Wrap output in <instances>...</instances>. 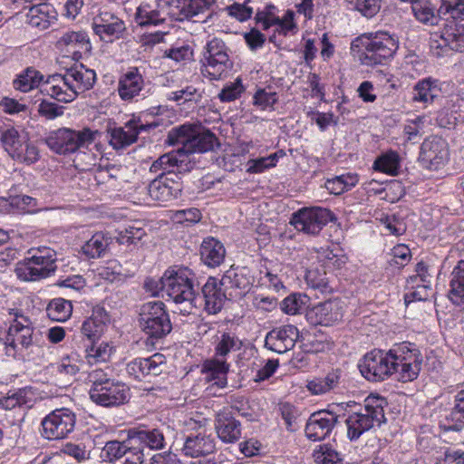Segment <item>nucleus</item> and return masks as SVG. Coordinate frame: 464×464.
<instances>
[{
    "mask_svg": "<svg viewBox=\"0 0 464 464\" xmlns=\"http://www.w3.org/2000/svg\"><path fill=\"white\" fill-rule=\"evenodd\" d=\"M168 142L181 144V148L161 155L155 160L153 169L176 166L179 173L188 172L196 164L191 155L210 151L219 146L217 136L210 130L198 132L194 127L186 124L172 129L168 134Z\"/></svg>",
    "mask_w": 464,
    "mask_h": 464,
    "instance_id": "f257e3e1",
    "label": "nucleus"
},
{
    "mask_svg": "<svg viewBox=\"0 0 464 464\" xmlns=\"http://www.w3.org/2000/svg\"><path fill=\"white\" fill-rule=\"evenodd\" d=\"M399 47V41L384 31L362 34L351 44V52L361 64L384 65L389 63Z\"/></svg>",
    "mask_w": 464,
    "mask_h": 464,
    "instance_id": "f03ea898",
    "label": "nucleus"
},
{
    "mask_svg": "<svg viewBox=\"0 0 464 464\" xmlns=\"http://www.w3.org/2000/svg\"><path fill=\"white\" fill-rule=\"evenodd\" d=\"M163 285L168 296L177 304H183V314H189L193 308H200L202 300L195 286L198 285L196 273L188 266H172L163 274Z\"/></svg>",
    "mask_w": 464,
    "mask_h": 464,
    "instance_id": "7ed1b4c3",
    "label": "nucleus"
},
{
    "mask_svg": "<svg viewBox=\"0 0 464 464\" xmlns=\"http://www.w3.org/2000/svg\"><path fill=\"white\" fill-rule=\"evenodd\" d=\"M404 343L395 344L385 352L372 349L366 353L358 362L359 371L363 378L372 382L387 380L399 371L406 372Z\"/></svg>",
    "mask_w": 464,
    "mask_h": 464,
    "instance_id": "20e7f679",
    "label": "nucleus"
},
{
    "mask_svg": "<svg viewBox=\"0 0 464 464\" xmlns=\"http://www.w3.org/2000/svg\"><path fill=\"white\" fill-rule=\"evenodd\" d=\"M90 399L96 405L111 408L125 404L130 398L129 387L112 377L111 372L94 369L88 375Z\"/></svg>",
    "mask_w": 464,
    "mask_h": 464,
    "instance_id": "39448f33",
    "label": "nucleus"
},
{
    "mask_svg": "<svg viewBox=\"0 0 464 464\" xmlns=\"http://www.w3.org/2000/svg\"><path fill=\"white\" fill-rule=\"evenodd\" d=\"M28 256L19 261L14 268L18 279L24 282H35L47 278L57 269V253L51 247L31 248Z\"/></svg>",
    "mask_w": 464,
    "mask_h": 464,
    "instance_id": "423d86ee",
    "label": "nucleus"
},
{
    "mask_svg": "<svg viewBox=\"0 0 464 464\" xmlns=\"http://www.w3.org/2000/svg\"><path fill=\"white\" fill-rule=\"evenodd\" d=\"M384 398L370 395L364 400L363 406L359 411L348 414L345 419L347 437L350 440H358L364 432L375 425L381 426L386 421L383 407Z\"/></svg>",
    "mask_w": 464,
    "mask_h": 464,
    "instance_id": "0eeeda50",
    "label": "nucleus"
},
{
    "mask_svg": "<svg viewBox=\"0 0 464 464\" xmlns=\"http://www.w3.org/2000/svg\"><path fill=\"white\" fill-rule=\"evenodd\" d=\"M228 52L229 48L222 39L213 37L208 40L200 60L202 75L210 81L227 78L234 66Z\"/></svg>",
    "mask_w": 464,
    "mask_h": 464,
    "instance_id": "6e6552de",
    "label": "nucleus"
},
{
    "mask_svg": "<svg viewBox=\"0 0 464 464\" xmlns=\"http://www.w3.org/2000/svg\"><path fill=\"white\" fill-rule=\"evenodd\" d=\"M97 134V130L90 128L76 130L63 127L49 132L44 142L52 151L59 155H68L87 149L94 142Z\"/></svg>",
    "mask_w": 464,
    "mask_h": 464,
    "instance_id": "1a4fd4ad",
    "label": "nucleus"
},
{
    "mask_svg": "<svg viewBox=\"0 0 464 464\" xmlns=\"http://www.w3.org/2000/svg\"><path fill=\"white\" fill-rule=\"evenodd\" d=\"M140 325L151 340H161L172 330V324L166 305L161 301L143 304L140 311Z\"/></svg>",
    "mask_w": 464,
    "mask_h": 464,
    "instance_id": "9d476101",
    "label": "nucleus"
},
{
    "mask_svg": "<svg viewBox=\"0 0 464 464\" xmlns=\"http://www.w3.org/2000/svg\"><path fill=\"white\" fill-rule=\"evenodd\" d=\"M154 164L155 161L151 164L150 171L157 176L148 186V194L151 200L162 204L178 198L183 187L177 167H160L153 169Z\"/></svg>",
    "mask_w": 464,
    "mask_h": 464,
    "instance_id": "9b49d317",
    "label": "nucleus"
},
{
    "mask_svg": "<svg viewBox=\"0 0 464 464\" xmlns=\"http://www.w3.org/2000/svg\"><path fill=\"white\" fill-rule=\"evenodd\" d=\"M15 319L7 329L4 341L5 354L10 357H15L18 351V345L27 349L38 343V333L34 332L28 317L14 314Z\"/></svg>",
    "mask_w": 464,
    "mask_h": 464,
    "instance_id": "f8f14e48",
    "label": "nucleus"
},
{
    "mask_svg": "<svg viewBox=\"0 0 464 464\" xmlns=\"http://www.w3.org/2000/svg\"><path fill=\"white\" fill-rule=\"evenodd\" d=\"M336 220L335 215L322 207L302 208L294 212L290 224L298 231L307 235H318L328 223Z\"/></svg>",
    "mask_w": 464,
    "mask_h": 464,
    "instance_id": "ddd939ff",
    "label": "nucleus"
},
{
    "mask_svg": "<svg viewBox=\"0 0 464 464\" xmlns=\"http://www.w3.org/2000/svg\"><path fill=\"white\" fill-rule=\"evenodd\" d=\"M76 425V414L68 408L55 409L41 421V435L49 440L65 439Z\"/></svg>",
    "mask_w": 464,
    "mask_h": 464,
    "instance_id": "4468645a",
    "label": "nucleus"
},
{
    "mask_svg": "<svg viewBox=\"0 0 464 464\" xmlns=\"http://www.w3.org/2000/svg\"><path fill=\"white\" fill-rule=\"evenodd\" d=\"M0 140L4 149L14 159L26 164H33L39 160L37 147L10 127L0 132Z\"/></svg>",
    "mask_w": 464,
    "mask_h": 464,
    "instance_id": "2eb2a0df",
    "label": "nucleus"
},
{
    "mask_svg": "<svg viewBox=\"0 0 464 464\" xmlns=\"http://www.w3.org/2000/svg\"><path fill=\"white\" fill-rule=\"evenodd\" d=\"M167 367L166 357L162 353H154L147 358H135L126 365L130 378L137 382L151 383Z\"/></svg>",
    "mask_w": 464,
    "mask_h": 464,
    "instance_id": "dca6fc26",
    "label": "nucleus"
},
{
    "mask_svg": "<svg viewBox=\"0 0 464 464\" xmlns=\"http://www.w3.org/2000/svg\"><path fill=\"white\" fill-rule=\"evenodd\" d=\"M234 411H237L242 416L246 415L237 406L231 405L223 408L215 416V430L218 437L224 443H235L239 440L242 435L241 423L235 418Z\"/></svg>",
    "mask_w": 464,
    "mask_h": 464,
    "instance_id": "f3484780",
    "label": "nucleus"
},
{
    "mask_svg": "<svg viewBox=\"0 0 464 464\" xmlns=\"http://www.w3.org/2000/svg\"><path fill=\"white\" fill-rule=\"evenodd\" d=\"M449 159V149L445 140L438 136L426 139L421 146L418 158L420 165L430 170L442 167Z\"/></svg>",
    "mask_w": 464,
    "mask_h": 464,
    "instance_id": "a211bd4d",
    "label": "nucleus"
},
{
    "mask_svg": "<svg viewBox=\"0 0 464 464\" xmlns=\"http://www.w3.org/2000/svg\"><path fill=\"white\" fill-rule=\"evenodd\" d=\"M219 281L225 291L228 293L230 299H238L250 290L254 283V276L247 266H232L224 273Z\"/></svg>",
    "mask_w": 464,
    "mask_h": 464,
    "instance_id": "6ab92c4d",
    "label": "nucleus"
},
{
    "mask_svg": "<svg viewBox=\"0 0 464 464\" xmlns=\"http://www.w3.org/2000/svg\"><path fill=\"white\" fill-rule=\"evenodd\" d=\"M338 416L330 411H319L312 413L305 424L304 432L308 440L320 441L330 436Z\"/></svg>",
    "mask_w": 464,
    "mask_h": 464,
    "instance_id": "aec40b11",
    "label": "nucleus"
},
{
    "mask_svg": "<svg viewBox=\"0 0 464 464\" xmlns=\"http://www.w3.org/2000/svg\"><path fill=\"white\" fill-rule=\"evenodd\" d=\"M299 331L293 324H285L273 328L266 334L265 347L276 353H284L295 345Z\"/></svg>",
    "mask_w": 464,
    "mask_h": 464,
    "instance_id": "412c9836",
    "label": "nucleus"
},
{
    "mask_svg": "<svg viewBox=\"0 0 464 464\" xmlns=\"http://www.w3.org/2000/svg\"><path fill=\"white\" fill-rule=\"evenodd\" d=\"M92 27L95 34L106 43L121 38L126 30L125 23L110 12H102L95 16Z\"/></svg>",
    "mask_w": 464,
    "mask_h": 464,
    "instance_id": "4be33fe9",
    "label": "nucleus"
},
{
    "mask_svg": "<svg viewBox=\"0 0 464 464\" xmlns=\"http://www.w3.org/2000/svg\"><path fill=\"white\" fill-rule=\"evenodd\" d=\"M199 296L202 300L201 307L208 314H218L227 300H231L228 293L225 291L224 286L220 285V281L216 277L210 276L201 287Z\"/></svg>",
    "mask_w": 464,
    "mask_h": 464,
    "instance_id": "5701e85b",
    "label": "nucleus"
},
{
    "mask_svg": "<svg viewBox=\"0 0 464 464\" xmlns=\"http://www.w3.org/2000/svg\"><path fill=\"white\" fill-rule=\"evenodd\" d=\"M343 303L338 299H330L323 303H319L311 308L307 314V320L312 324H320L331 326L337 324L343 319Z\"/></svg>",
    "mask_w": 464,
    "mask_h": 464,
    "instance_id": "b1692460",
    "label": "nucleus"
},
{
    "mask_svg": "<svg viewBox=\"0 0 464 464\" xmlns=\"http://www.w3.org/2000/svg\"><path fill=\"white\" fill-rule=\"evenodd\" d=\"M430 48L437 57L444 56L449 50L464 52V26L453 25L444 29L440 40L432 39Z\"/></svg>",
    "mask_w": 464,
    "mask_h": 464,
    "instance_id": "393cba45",
    "label": "nucleus"
},
{
    "mask_svg": "<svg viewBox=\"0 0 464 464\" xmlns=\"http://www.w3.org/2000/svg\"><path fill=\"white\" fill-rule=\"evenodd\" d=\"M146 86L144 74L139 67H130L122 73L118 81L117 92L124 102H132L138 96L144 95L142 92Z\"/></svg>",
    "mask_w": 464,
    "mask_h": 464,
    "instance_id": "a878e982",
    "label": "nucleus"
},
{
    "mask_svg": "<svg viewBox=\"0 0 464 464\" xmlns=\"http://www.w3.org/2000/svg\"><path fill=\"white\" fill-rule=\"evenodd\" d=\"M216 450L215 439L205 430L191 432L185 436L182 452L185 456L198 459L212 455Z\"/></svg>",
    "mask_w": 464,
    "mask_h": 464,
    "instance_id": "bb28decb",
    "label": "nucleus"
},
{
    "mask_svg": "<svg viewBox=\"0 0 464 464\" xmlns=\"http://www.w3.org/2000/svg\"><path fill=\"white\" fill-rule=\"evenodd\" d=\"M415 274L408 276V285L411 284L412 291L408 294V304L414 301H425L429 298L431 275L429 266L420 261L416 264Z\"/></svg>",
    "mask_w": 464,
    "mask_h": 464,
    "instance_id": "cd10ccee",
    "label": "nucleus"
},
{
    "mask_svg": "<svg viewBox=\"0 0 464 464\" xmlns=\"http://www.w3.org/2000/svg\"><path fill=\"white\" fill-rule=\"evenodd\" d=\"M128 439L153 450H163L167 446L163 428H132L128 430Z\"/></svg>",
    "mask_w": 464,
    "mask_h": 464,
    "instance_id": "c85d7f7f",
    "label": "nucleus"
},
{
    "mask_svg": "<svg viewBox=\"0 0 464 464\" xmlns=\"http://www.w3.org/2000/svg\"><path fill=\"white\" fill-rule=\"evenodd\" d=\"M57 45L72 49L73 59L80 60L83 56H90L92 46L87 32L83 30H68L57 41Z\"/></svg>",
    "mask_w": 464,
    "mask_h": 464,
    "instance_id": "c756f323",
    "label": "nucleus"
},
{
    "mask_svg": "<svg viewBox=\"0 0 464 464\" xmlns=\"http://www.w3.org/2000/svg\"><path fill=\"white\" fill-rule=\"evenodd\" d=\"M65 81H69L76 97L91 90L96 82V72L92 69H89L82 63L75 65L66 70Z\"/></svg>",
    "mask_w": 464,
    "mask_h": 464,
    "instance_id": "7c9ffc66",
    "label": "nucleus"
},
{
    "mask_svg": "<svg viewBox=\"0 0 464 464\" xmlns=\"http://www.w3.org/2000/svg\"><path fill=\"white\" fill-rule=\"evenodd\" d=\"M109 322L110 315L105 308L102 305H96L92 309V315L82 323V334L90 342L98 341Z\"/></svg>",
    "mask_w": 464,
    "mask_h": 464,
    "instance_id": "2f4dec72",
    "label": "nucleus"
},
{
    "mask_svg": "<svg viewBox=\"0 0 464 464\" xmlns=\"http://www.w3.org/2000/svg\"><path fill=\"white\" fill-rule=\"evenodd\" d=\"M46 94L61 102H71L76 99L69 81H65V74L55 73L49 75L44 81Z\"/></svg>",
    "mask_w": 464,
    "mask_h": 464,
    "instance_id": "473e14b6",
    "label": "nucleus"
},
{
    "mask_svg": "<svg viewBox=\"0 0 464 464\" xmlns=\"http://www.w3.org/2000/svg\"><path fill=\"white\" fill-rule=\"evenodd\" d=\"M199 254L201 261L208 267L214 268L224 262L226 248L218 239L208 237L200 245Z\"/></svg>",
    "mask_w": 464,
    "mask_h": 464,
    "instance_id": "72a5a7b5",
    "label": "nucleus"
},
{
    "mask_svg": "<svg viewBox=\"0 0 464 464\" xmlns=\"http://www.w3.org/2000/svg\"><path fill=\"white\" fill-rule=\"evenodd\" d=\"M439 426L444 431H459L464 428V390L458 392L454 407L440 420Z\"/></svg>",
    "mask_w": 464,
    "mask_h": 464,
    "instance_id": "f704fd0d",
    "label": "nucleus"
},
{
    "mask_svg": "<svg viewBox=\"0 0 464 464\" xmlns=\"http://www.w3.org/2000/svg\"><path fill=\"white\" fill-rule=\"evenodd\" d=\"M440 88L438 80L430 77L422 79L414 86L412 92V102H419L422 108H426L430 103L433 102L440 96Z\"/></svg>",
    "mask_w": 464,
    "mask_h": 464,
    "instance_id": "c9c22d12",
    "label": "nucleus"
},
{
    "mask_svg": "<svg viewBox=\"0 0 464 464\" xmlns=\"http://www.w3.org/2000/svg\"><path fill=\"white\" fill-rule=\"evenodd\" d=\"M56 12L53 6L47 3L33 5L29 8L26 18L27 23L40 30H45L50 25L53 19H55Z\"/></svg>",
    "mask_w": 464,
    "mask_h": 464,
    "instance_id": "e433bc0d",
    "label": "nucleus"
},
{
    "mask_svg": "<svg viewBox=\"0 0 464 464\" xmlns=\"http://www.w3.org/2000/svg\"><path fill=\"white\" fill-rule=\"evenodd\" d=\"M448 297L455 305L464 307V260H459L450 274Z\"/></svg>",
    "mask_w": 464,
    "mask_h": 464,
    "instance_id": "4c0bfd02",
    "label": "nucleus"
},
{
    "mask_svg": "<svg viewBox=\"0 0 464 464\" xmlns=\"http://www.w3.org/2000/svg\"><path fill=\"white\" fill-rule=\"evenodd\" d=\"M111 243V237L103 232H96L81 248V253L89 259L101 258Z\"/></svg>",
    "mask_w": 464,
    "mask_h": 464,
    "instance_id": "58836bf2",
    "label": "nucleus"
},
{
    "mask_svg": "<svg viewBox=\"0 0 464 464\" xmlns=\"http://www.w3.org/2000/svg\"><path fill=\"white\" fill-rule=\"evenodd\" d=\"M228 372V364L225 361L208 360L203 364L202 372L205 379L208 382H213L218 388H224L227 382V373Z\"/></svg>",
    "mask_w": 464,
    "mask_h": 464,
    "instance_id": "ea45409f",
    "label": "nucleus"
},
{
    "mask_svg": "<svg viewBox=\"0 0 464 464\" xmlns=\"http://www.w3.org/2000/svg\"><path fill=\"white\" fill-rule=\"evenodd\" d=\"M44 74L34 67H27L16 75L13 81V87L19 92H28L44 82Z\"/></svg>",
    "mask_w": 464,
    "mask_h": 464,
    "instance_id": "a19ab883",
    "label": "nucleus"
},
{
    "mask_svg": "<svg viewBox=\"0 0 464 464\" xmlns=\"http://www.w3.org/2000/svg\"><path fill=\"white\" fill-rule=\"evenodd\" d=\"M341 379V372L334 370L324 377L314 378L307 382L308 391L314 395H322L338 387Z\"/></svg>",
    "mask_w": 464,
    "mask_h": 464,
    "instance_id": "79ce46f5",
    "label": "nucleus"
},
{
    "mask_svg": "<svg viewBox=\"0 0 464 464\" xmlns=\"http://www.w3.org/2000/svg\"><path fill=\"white\" fill-rule=\"evenodd\" d=\"M110 144L115 150L124 149L137 141V132L129 125V121L122 127L109 130Z\"/></svg>",
    "mask_w": 464,
    "mask_h": 464,
    "instance_id": "37998d69",
    "label": "nucleus"
},
{
    "mask_svg": "<svg viewBox=\"0 0 464 464\" xmlns=\"http://www.w3.org/2000/svg\"><path fill=\"white\" fill-rule=\"evenodd\" d=\"M166 18L150 3H141L135 13V22L141 27L156 26L164 23Z\"/></svg>",
    "mask_w": 464,
    "mask_h": 464,
    "instance_id": "c03bdc74",
    "label": "nucleus"
},
{
    "mask_svg": "<svg viewBox=\"0 0 464 464\" xmlns=\"http://www.w3.org/2000/svg\"><path fill=\"white\" fill-rule=\"evenodd\" d=\"M243 342L233 332H219L217 335L215 353L217 356L225 358L228 353L240 351Z\"/></svg>",
    "mask_w": 464,
    "mask_h": 464,
    "instance_id": "a18cd8bd",
    "label": "nucleus"
},
{
    "mask_svg": "<svg viewBox=\"0 0 464 464\" xmlns=\"http://www.w3.org/2000/svg\"><path fill=\"white\" fill-rule=\"evenodd\" d=\"M410 4L411 13L418 22L427 25H433L438 23L439 15L435 14V8L429 0H418Z\"/></svg>",
    "mask_w": 464,
    "mask_h": 464,
    "instance_id": "49530a36",
    "label": "nucleus"
},
{
    "mask_svg": "<svg viewBox=\"0 0 464 464\" xmlns=\"http://www.w3.org/2000/svg\"><path fill=\"white\" fill-rule=\"evenodd\" d=\"M214 4V0H179L180 19H192L203 14Z\"/></svg>",
    "mask_w": 464,
    "mask_h": 464,
    "instance_id": "de8ad7c7",
    "label": "nucleus"
},
{
    "mask_svg": "<svg viewBox=\"0 0 464 464\" xmlns=\"http://www.w3.org/2000/svg\"><path fill=\"white\" fill-rule=\"evenodd\" d=\"M358 176L356 174H343L333 179H328L324 183V188L334 195H341L351 190L358 183Z\"/></svg>",
    "mask_w": 464,
    "mask_h": 464,
    "instance_id": "09e8293b",
    "label": "nucleus"
},
{
    "mask_svg": "<svg viewBox=\"0 0 464 464\" xmlns=\"http://www.w3.org/2000/svg\"><path fill=\"white\" fill-rule=\"evenodd\" d=\"M90 345H86L85 358L89 364L106 362L110 359L112 347L105 342L97 344V341L90 342Z\"/></svg>",
    "mask_w": 464,
    "mask_h": 464,
    "instance_id": "8fccbe9b",
    "label": "nucleus"
},
{
    "mask_svg": "<svg viewBox=\"0 0 464 464\" xmlns=\"http://www.w3.org/2000/svg\"><path fill=\"white\" fill-rule=\"evenodd\" d=\"M132 442L130 440L128 441L110 440L102 449L100 457L103 461L108 462H114L122 459Z\"/></svg>",
    "mask_w": 464,
    "mask_h": 464,
    "instance_id": "3c124183",
    "label": "nucleus"
},
{
    "mask_svg": "<svg viewBox=\"0 0 464 464\" xmlns=\"http://www.w3.org/2000/svg\"><path fill=\"white\" fill-rule=\"evenodd\" d=\"M46 311L50 319L64 322L71 316L72 305L68 300L55 298L49 303Z\"/></svg>",
    "mask_w": 464,
    "mask_h": 464,
    "instance_id": "603ef678",
    "label": "nucleus"
},
{
    "mask_svg": "<svg viewBox=\"0 0 464 464\" xmlns=\"http://www.w3.org/2000/svg\"><path fill=\"white\" fill-rule=\"evenodd\" d=\"M438 9L439 17L464 20V0H440Z\"/></svg>",
    "mask_w": 464,
    "mask_h": 464,
    "instance_id": "864d4df0",
    "label": "nucleus"
},
{
    "mask_svg": "<svg viewBox=\"0 0 464 464\" xmlns=\"http://www.w3.org/2000/svg\"><path fill=\"white\" fill-rule=\"evenodd\" d=\"M400 166L399 156L391 151L377 158L373 163V169L377 171L395 176Z\"/></svg>",
    "mask_w": 464,
    "mask_h": 464,
    "instance_id": "5fc2aeb1",
    "label": "nucleus"
},
{
    "mask_svg": "<svg viewBox=\"0 0 464 464\" xmlns=\"http://www.w3.org/2000/svg\"><path fill=\"white\" fill-rule=\"evenodd\" d=\"M316 464H343V458L330 444L320 445L314 452Z\"/></svg>",
    "mask_w": 464,
    "mask_h": 464,
    "instance_id": "6e6d98bb",
    "label": "nucleus"
},
{
    "mask_svg": "<svg viewBox=\"0 0 464 464\" xmlns=\"http://www.w3.org/2000/svg\"><path fill=\"white\" fill-rule=\"evenodd\" d=\"M169 100L184 104L194 102H200L202 100V92L193 85H187L184 88L172 92Z\"/></svg>",
    "mask_w": 464,
    "mask_h": 464,
    "instance_id": "4d7b16f0",
    "label": "nucleus"
},
{
    "mask_svg": "<svg viewBox=\"0 0 464 464\" xmlns=\"http://www.w3.org/2000/svg\"><path fill=\"white\" fill-rule=\"evenodd\" d=\"M138 222L127 226L123 230H120L117 236V241L121 244H136L140 241L145 236L146 231L144 227L138 226Z\"/></svg>",
    "mask_w": 464,
    "mask_h": 464,
    "instance_id": "13d9d810",
    "label": "nucleus"
},
{
    "mask_svg": "<svg viewBox=\"0 0 464 464\" xmlns=\"http://www.w3.org/2000/svg\"><path fill=\"white\" fill-rule=\"evenodd\" d=\"M278 102V95L271 89L259 88L253 96V104L260 110H274V105Z\"/></svg>",
    "mask_w": 464,
    "mask_h": 464,
    "instance_id": "bf43d9fd",
    "label": "nucleus"
},
{
    "mask_svg": "<svg viewBox=\"0 0 464 464\" xmlns=\"http://www.w3.org/2000/svg\"><path fill=\"white\" fill-rule=\"evenodd\" d=\"M307 285L321 293H330L333 287L330 285L325 273H320L318 270H309L305 275Z\"/></svg>",
    "mask_w": 464,
    "mask_h": 464,
    "instance_id": "052dcab7",
    "label": "nucleus"
},
{
    "mask_svg": "<svg viewBox=\"0 0 464 464\" xmlns=\"http://www.w3.org/2000/svg\"><path fill=\"white\" fill-rule=\"evenodd\" d=\"M81 360L76 353L63 357L57 365V372L69 378L75 376L80 371Z\"/></svg>",
    "mask_w": 464,
    "mask_h": 464,
    "instance_id": "680f3d73",
    "label": "nucleus"
},
{
    "mask_svg": "<svg viewBox=\"0 0 464 464\" xmlns=\"http://www.w3.org/2000/svg\"><path fill=\"white\" fill-rule=\"evenodd\" d=\"M245 92V87L240 78H237L235 82L227 83L218 95L221 102H230L238 99Z\"/></svg>",
    "mask_w": 464,
    "mask_h": 464,
    "instance_id": "e2e57ef3",
    "label": "nucleus"
},
{
    "mask_svg": "<svg viewBox=\"0 0 464 464\" xmlns=\"http://www.w3.org/2000/svg\"><path fill=\"white\" fill-rule=\"evenodd\" d=\"M277 8L274 5H267L263 10H259L255 16L257 24L263 30H267L279 22V16L276 14Z\"/></svg>",
    "mask_w": 464,
    "mask_h": 464,
    "instance_id": "0e129e2a",
    "label": "nucleus"
},
{
    "mask_svg": "<svg viewBox=\"0 0 464 464\" xmlns=\"http://www.w3.org/2000/svg\"><path fill=\"white\" fill-rule=\"evenodd\" d=\"M307 296L299 293L291 294L280 304L281 309L287 314H296L306 303Z\"/></svg>",
    "mask_w": 464,
    "mask_h": 464,
    "instance_id": "69168bd1",
    "label": "nucleus"
},
{
    "mask_svg": "<svg viewBox=\"0 0 464 464\" xmlns=\"http://www.w3.org/2000/svg\"><path fill=\"white\" fill-rule=\"evenodd\" d=\"M277 154L273 153L267 157H261L247 161L246 172L249 174L262 173L266 169L273 168L277 162Z\"/></svg>",
    "mask_w": 464,
    "mask_h": 464,
    "instance_id": "338daca9",
    "label": "nucleus"
},
{
    "mask_svg": "<svg viewBox=\"0 0 464 464\" xmlns=\"http://www.w3.org/2000/svg\"><path fill=\"white\" fill-rule=\"evenodd\" d=\"M437 464H464V450L455 448H445L437 458Z\"/></svg>",
    "mask_w": 464,
    "mask_h": 464,
    "instance_id": "774afa93",
    "label": "nucleus"
}]
</instances>
